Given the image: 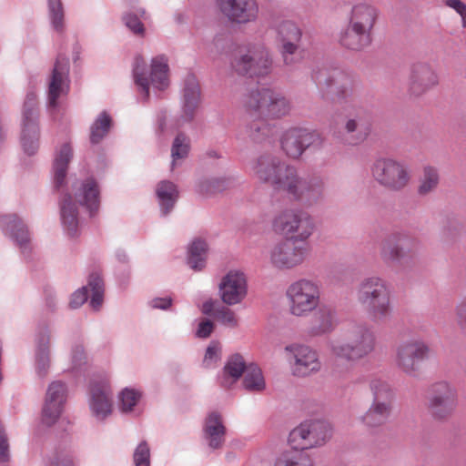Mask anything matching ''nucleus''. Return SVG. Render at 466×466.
I'll return each mask as SVG.
<instances>
[{
  "label": "nucleus",
  "instance_id": "f257e3e1",
  "mask_svg": "<svg viewBox=\"0 0 466 466\" xmlns=\"http://www.w3.org/2000/svg\"><path fill=\"white\" fill-rule=\"evenodd\" d=\"M375 343V335L366 325L349 326L340 339L330 343L331 376L340 382L349 381L354 372V362L370 355Z\"/></svg>",
  "mask_w": 466,
  "mask_h": 466
},
{
  "label": "nucleus",
  "instance_id": "f03ea898",
  "mask_svg": "<svg viewBox=\"0 0 466 466\" xmlns=\"http://www.w3.org/2000/svg\"><path fill=\"white\" fill-rule=\"evenodd\" d=\"M243 106L254 121L248 127L250 137L259 139L260 134L267 135L269 127L268 119H279L289 114L292 106L289 99L280 91L263 87L252 90L243 101Z\"/></svg>",
  "mask_w": 466,
  "mask_h": 466
},
{
  "label": "nucleus",
  "instance_id": "7ed1b4c3",
  "mask_svg": "<svg viewBox=\"0 0 466 466\" xmlns=\"http://www.w3.org/2000/svg\"><path fill=\"white\" fill-rule=\"evenodd\" d=\"M73 191L75 201L71 194H66L60 203L63 224L72 236L76 233L78 226L76 203L86 207L91 216L98 210L100 204L98 185L93 178L86 179L78 187H74Z\"/></svg>",
  "mask_w": 466,
  "mask_h": 466
},
{
  "label": "nucleus",
  "instance_id": "20e7f679",
  "mask_svg": "<svg viewBox=\"0 0 466 466\" xmlns=\"http://www.w3.org/2000/svg\"><path fill=\"white\" fill-rule=\"evenodd\" d=\"M357 299L376 320L386 319L391 314L390 291L381 278H365L357 289Z\"/></svg>",
  "mask_w": 466,
  "mask_h": 466
},
{
  "label": "nucleus",
  "instance_id": "39448f33",
  "mask_svg": "<svg viewBox=\"0 0 466 466\" xmlns=\"http://www.w3.org/2000/svg\"><path fill=\"white\" fill-rule=\"evenodd\" d=\"M286 299L291 315L307 317L320 305L321 289L319 284L312 279H300L287 288Z\"/></svg>",
  "mask_w": 466,
  "mask_h": 466
},
{
  "label": "nucleus",
  "instance_id": "423d86ee",
  "mask_svg": "<svg viewBox=\"0 0 466 466\" xmlns=\"http://www.w3.org/2000/svg\"><path fill=\"white\" fill-rule=\"evenodd\" d=\"M370 389L372 402L360 417V421L368 428H379L388 421L391 414L394 392L389 383L379 379L370 380Z\"/></svg>",
  "mask_w": 466,
  "mask_h": 466
},
{
  "label": "nucleus",
  "instance_id": "0eeeda50",
  "mask_svg": "<svg viewBox=\"0 0 466 466\" xmlns=\"http://www.w3.org/2000/svg\"><path fill=\"white\" fill-rule=\"evenodd\" d=\"M255 177L263 183L271 185L275 189L287 191L289 184L297 169L287 165L271 154L260 156L253 166Z\"/></svg>",
  "mask_w": 466,
  "mask_h": 466
},
{
  "label": "nucleus",
  "instance_id": "6e6552de",
  "mask_svg": "<svg viewBox=\"0 0 466 466\" xmlns=\"http://www.w3.org/2000/svg\"><path fill=\"white\" fill-rule=\"evenodd\" d=\"M314 228L310 215L294 209L279 212L272 221V228L276 233L303 243H307L306 240L312 235Z\"/></svg>",
  "mask_w": 466,
  "mask_h": 466
},
{
  "label": "nucleus",
  "instance_id": "1a4fd4ad",
  "mask_svg": "<svg viewBox=\"0 0 466 466\" xmlns=\"http://www.w3.org/2000/svg\"><path fill=\"white\" fill-rule=\"evenodd\" d=\"M133 75L135 83L141 88L145 96H149V86L158 90L166 89L169 85L168 65L165 56H157L151 60L150 76L146 74V61L142 56H137L134 61Z\"/></svg>",
  "mask_w": 466,
  "mask_h": 466
},
{
  "label": "nucleus",
  "instance_id": "9d476101",
  "mask_svg": "<svg viewBox=\"0 0 466 466\" xmlns=\"http://www.w3.org/2000/svg\"><path fill=\"white\" fill-rule=\"evenodd\" d=\"M272 61L268 50L261 46L240 50L231 61L232 70L239 76H263L271 69Z\"/></svg>",
  "mask_w": 466,
  "mask_h": 466
},
{
  "label": "nucleus",
  "instance_id": "9b49d317",
  "mask_svg": "<svg viewBox=\"0 0 466 466\" xmlns=\"http://www.w3.org/2000/svg\"><path fill=\"white\" fill-rule=\"evenodd\" d=\"M458 391L455 386L447 381L433 384L428 393L427 409L436 420H446L456 410Z\"/></svg>",
  "mask_w": 466,
  "mask_h": 466
},
{
  "label": "nucleus",
  "instance_id": "f8f14e48",
  "mask_svg": "<svg viewBox=\"0 0 466 466\" xmlns=\"http://www.w3.org/2000/svg\"><path fill=\"white\" fill-rule=\"evenodd\" d=\"M373 178L390 190H400L410 182V176L404 164L393 158H379L372 167Z\"/></svg>",
  "mask_w": 466,
  "mask_h": 466
},
{
  "label": "nucleus",
  "instance_id": "ddd939ff",
  "mask_svg": "<svg viewBox=\"0 0 466 466\" xmlns=\"http://www.w3.org/2000/svg\"><path fill=\"white\" fill-rule=\"evenodd\" d=\"M430 352L431 349L424 340L410 339L396 347L394 363L405 374L414 376L419 370V362L426 360Z\"/></svg>",
  "mask_w": 466,
  "mask_h": 466
},
{
  "label": "nucleus",
  "instance_id": "4468645a",
  "mask_svg": "<svg viewBox=\"0 0 466 466\" xmlns=\"http://www.w3.org/2000/svg\"><path fill=\"white\" fill-rule=\"evenodd\" d=\"M309 253L307 243L285 238L270 250V262L279 269H291L301 265Z\"/></svg>",
  "mask_w": 466,
  "mask_h": 466
},
{
  "label": "nucleus",
  "instance_id": "2eb2a0df",
  "mask_svg": "<svg viewBox=\"0 0 466 466\" xmlns=\"http://www.w3.org/2000/svg\"><path fill=\"white\" fill-rule=\"evenodd\" d=\"M290 179L286 192L294 200L311 206L324 199L325 187L322 178L314 177L304 179L296 171L295 175L290 177Z\"/></svg>",
  "mask_w": 466,
  "mask_h": 466
},
{
  "label": "nucleus",
  "instance_id": "dca6fc26",
  "mask_svg": "<svg viewBox=\"0 0 466 466\" xmlns=\"http://www.w3.org/2000/svg\"><path fill=\"white\" fill-rule=\"evenodd\" d=\"M36 95L28 93L24 103L23 129L21 141L24 150L28 155H33L38 148L39 129L36 123Z\"/></svg>",
  "mask_w": 466,
  "mask_h": 466
},
{
  "label": "nucleus",
  "instance_id": "f3484780",
  "mask_svg": "<svg viewBox=\"0 0 466 466\" xmlns=\"http://www.w3.org/2000/svg\"><path fill=\"white\" fill-rule=\"evenodd\" d=\"M322 143L323 138L319 132L306 128L289 129L281 140L283 150L293 158L300 157L306 148L320 147Z\"/></svg>",
  "mask_w": 466,
  "mask_h": 466
},
{
  "label": "nucleus",
  "instance_id": "a211bd4d",
  "mask_svg": "<svg viewBox=\"0 0 466 466\" xmlns=\"http://www.w3.org/2000/svg\"><path fill=\"white\" fill-rule=\"evenodd\" d=\"M439 85V76L427 63H415L410 66L407 80L410 96H420Z\"/></svg>",
  "mask_w": 466,
  "mask_h": 466
},
{
  "label": "nucleus",
  "instance_id": "6ab92c4d",
  "mask_svg": "<svg viewBox=\"0 0 466 466\" xmlns=\"http://www.w3.org/2000/svg\"><path fill=\"white\" fill-rule=\"evenodd\" d=\"M278 40L281 45V55L286 65L297 62L296 56L302 37L300 27L290 20H284L278 24Z\"/></svg>",
  "mask_w": 466,
  "mask_h": 466
},
{
  "label": "nucleus",
  "instance_id": "aec40b11",
  "mask_svg": "<svg viewBox=\"0 0 466 466\" xmlns=\"http://www.w3.org/2000/svg\"><path fill=\"white\" fill-rule=\"evenodd\" d=\"M218 289L220 299L226 305L239 304L248 295L246 276L240 271H229L222 278Z\"/></svg>",
  "mask_w": 466,
  "mask_h": 466
},
{
  "label": "nucleus",
  "instance_id": "412c9836",
  "mask_svg": "<svg viewBox=\"0 0 466 466\" xmlns=\"http://www.w3.org/2000/svg\"><path fill=\"white\" fill-rule=\"evenodd\" d=\"M68 74V58L58 56L48 83V105L50 107H56L57 99L67 94L69 90Z\"/></svg>",
  "mask_w": 466,
  "mask_h": 466
},
{
  "label": "nucleus",
  "instance_id": "4be33fe9",
  "mask_svg": "<svg viewBox=\"0 0 466 466\" xmlns=\"http://www.w3.org/2000/svg\"><path fill=\"white\" fill-rule=\"evenodd\" d=\"M217 4L226 17L238 24L252 22L258 14L256 0H217Z\"/></svg>",
  "mask_w": 466,
  "mask_h": 466
},
{
  "label": "nucleus",
  "instance_id": "5701e85b",
  "mask_svg": "<svg viewBox=\"0 0 466 466\" xmlns=\"http://www.w3.org/2000/svg\"><path fill=\"white\" fill-rule=\"evenodd\" d=\"M292 352L294 362L292 370L294 375L304 377L318 372L321 368L318 353L305 345H292L286 348Z\"/></svg>",
  "mask_w": 466,
  "mask_h": 466
},
{
  "label": "nucleus",
  "instance_id": "b1692460",
  "mask_svg": "<svg viewBox=\"0 0 466 466\" xmlns=\"http://www.w3.org/2000/svg\"><path fill=\"white\" fill-rule=\"evenodd\" d=\"M66 390L65 384L60 381H54L49 385L42 410V420L45 424L53 425L61 415Z\"/></svg>",
  "mask_w": 466,
  "mask_h": 466
},
{
  "label": "nucleus",
  "instance_id": "393cba45",
  "mask_svg": "<svg viewBox=\"0 0 466 466\" xmlns=\"http://www.w3.org/2000/svg\"><path fill=\"white\" fill-rule=\"evenodd\" d=\"M327 96L335 103L351 102L354 95V81L344 72L337 71L327 81Z\"/></svg>",
  "mask_w": 466,
  "mask_h": 466
},
{
  "label": "nucleus",
  "instance_id": "a878e982",
  "mask_svg": "<svg viewBox=\"0 0 466 466\" xmlns=\"http://www.w3.org/2000/svg\"><path fill=\"white\" fill-rule=\"evenodd\" d=\"M308 333L310 336H321L331 332L338 324L337 313L334 309L328 305L319 306L312 312Z\"/></svg>",
  "mask_w": 466,
  "mask_h": 466
},
{
  "label": "nucleus",
  "instance_id": "bb28decb",
  "mask_svg": "<svg viewBox=\"0 0 466 466\" xmlns=\"http://www.w3.org/2000/svg\"><path fill=\"white\" fill-rule=\"evenodd\" d=\"M378 15V9L374 5L365 3L357 4L351 9L349 25L371 35Z\"/></svg>",
  "mask_w": 466,
  "mask_h": 466
},
{
  "label": "nucleus",
  "instance_id": "cd10ccee",
  "mask_svg": "<svg viewBox=\"0 0 466 466\" xmlns=\"http://www.w3.org/2000/svg\"><path fill=\"white\" fill-rule=\"evenodd\" d=\"M200 104V87L194 76H188L185 79L183 92V115L182 118L189 122L194 118L195 112Z\"/></svg>",
  "mask_w": 466,
  "mask_h": 466
},
{
  "label": "nucleus",
  "instance_id": "c85d7f7f",
  "mask_svg": "<svg viewBox=\"0 0 466 466\" xmlns=\"http://www.w3.org/2000/svg\"><path fill=\"white\" fill-rule=\"evenodd\" d=\"M73 157V149L69 143L59 147L56 152L53 169L54 183L56 188L65 184L68 165Z\"/></svg>",
  "mask_w": 466,
  "mask_h": 466
},
{
  "label": "nucleus",
  "instance_id": "c756f323",
  "mask_svg": "<svg viewBox=\"0 0 466 466\" xmlns=\"http://www.w3.org/2000/svg\"><path fill=\"white\" fill-rule=\"evenodd\" d=\"M205 436L208 445L213 449L220 448L225 441L226 428L221 416L218 412H211L206 419L204 427Z\"/></svg>",
  "mask_w": 466,
  "mask_h": 466
},
{
  "label": "nucleus",
  "instance_id": "7c9ffc66",
  "mask_svg": "<svg viewBox=\"0 0 466 466\" xmlns=\"http://www.w3.org/2000/svg\"><path fill=\"white\" fill-rule=\"evenodd\" d=\"M370 35L361 29L348 25L347 28L339 35V43L342 46L351 50H360L370 43Z\"/></svg>",
  "mask_w": 466,
  "mask_h": 466
},
{
  "label": "nucleus",
  "instance_id": "2f4dec72",
  "mask_svg": "<svg viewBox=\"0 0 466 466\" xmlns=\"http://www.w3.org/2000/svg\"><path fill=\"white\" fill-rule=\"evenodd\" d=\"M0 223L4 231L15 238L21 248L29 241L28 231L16 215H4L0 218Z\"/></svg>",
  "mask_w": 466,
  "mask_h": 466
},
{
  "label": "nucleus",
  "instance_id": "473e14b6",
  "mask_svg": "<svg viewBox=\"0 0 466 466\" xmlns=\"http://www.w3.org/2000/svg\"><path fill=\"white\" fill-rule=\"evenodd\" d=\"M90 406L93 413L99 419L106 418L111 412V402L106 385L92 387Z\"/></svg>",
  "mask_w": 466,
  "mask_h": 466
},
{
  "label": "nucleus",
  "instance_id": "72a5a7b5",
  "mask_svg": "<svg viewBox=\"0 0 466 466\" xmlns=\"http://www.w3.org/2000/svg\"><path fill=\"white\" fill-rule=\"evenodd\" d=\"M248 365L241 355L236 354L230 357L224 368L221 385L229 388L246 372Z\"/></svg>",
  "mask_w": 466,
  "mask_h": 466
},
{
  "label": "nucleus",
  "instance_id": "f704fd0d",
  "mask_svg": "<svg viewBox=\"0 0 466 466\" xmlns=\"http://www.w3.org/2000/svg\"><path fill=\"white\" fill-rule=\"evenodd\" d=\"M157 196L159 199L163 214L167 215L173 208L178 198V191L174 183L161 181L157 187Z\"/></svg>",
  "mask_w": 466,
  "mask_h": 466
},
{
  "label": "nucleus",
  "instance_id": "c9c22d12",
  "mask_svg": "<svg viewBox=\"0 0 466 466\" xmlns=\"http://www.w3.org/2000/svg\"><path fill=\"white\" fill-rule=\"evenodd\" d=\"M309 430V449L322 445L330 437L329 424L322 420L307 421Z\"/></svg>",
  "mask_w": 466,
  "mask_h": 466
},
{
  "label": "nucleus",
  "instance_id": "e433bc0d",
  "mask_svg": "<svg viewBox=\"0 0 466 466\" xmlns=\"http://www.w3.org/2000/svg\"><path fill=\"white\" fill-rule=\"evenodd\" d=\"M405 238H397L395 236L385 239L381 244L380 255L386 262H394L400 260L403 257V246H405Z\"/></svg>",
  "mask_w": 466,
  "mask_h": 466
},
{
  "label": "nucleus",
  "instance_id": "4c0bfd02",
  "mask_svg": "<svg viewBox=\"0 0 466 466\" xmlns=\"http://www.w3.org/2000/svg\"><path fill=\"white\" fill-rule=\"evenodd\" d=\"M274 466H314L311 457L301 451L281 453L275 461Z\"/></svg>",
  "mask_w": 466,
  "mask_h": 466
},
{
  "label": "nucleus",
  "instance_id": "58836bf2",
  "mask_svg": "<svg viewBox=\"0 0 466 466\" xmlns=\"http://www.w3.org/2000/svg\"><path fill=\"white\" fill-rule=\"evenodd\" d=\"M440 182L439 171L436 167L426 166L423 167L420 177L418 192L420 195H427L435 190Z\"/></svg>",
  "mask_w": 466,
  "mask_h": 466
},
{
  "label": "nucleus",
  "instance_id": "ea45409f",
  "mask_svg": "<svg viewBox=\"0 0 466 466\" xmlns=\"http://www.w3.org/2000/svg\"><path fill=\"white\" fill-rule=\"evenodd\" d=\"M207 243L202 239H195L189 247L188 264L195 270H200L205 267Z\"/></svg>",
  "mask_w": 466,
  "mask_h": 466
},
{
  "label": "nucleus",
  "instance_id": "a19ab883",
  "mask_svg": "<svg viewBox=\"0 0 466 466\" xmlns=\"http://www.w3.org/2000/svg\"><path fill=\"white\" fill-rule=\"evenodd\" d=\"M243 384L250 391H260L265 388V380L262 371L256 364H249L244 373Z\"/></svg>",
  "mask_w": 466,
  "mask_h": 466
},
{
  "label": "nucleus",
  "instance_id": "79ce46f5",
  "mask_svg": "<svg viewBox=\"0 0 466 466\" xmlns=\"http://www.w3.org/2000/svg\"><path fill=\"white\" fill-rule=\"evenodd\" d=\"M309 430L307 421L301 423L293 429L289 436V442L295 449V451H301L309 449Z\"/></svg>",
  "mask_w": 466,
  "mask_h": 466
},
{
  "label": "nucleus",
  "instance_id": "37998d69",
  "mask_svg": "<svg viewBox=\"0 0 466 466\" xmlns=\"http://www.w3.org/2000/svg\"><path fill=\"white\" fill-rule=\"evenodd\" d=\"M88 287L92 291L90 305L95 310H98L103 303L104 283L98 273L89 276Z\"/></svg>",
  "mask_w": 466,
  "mask_h": 466
},
{
  "label": "nucleus",
  "instance_id": "c03bdc74",
  "mask_svg": "<svg viewBox=\"0 0 466 466\" xmlns=\"http://www.w3.org/2000/svg\"><path fill=\"white\" fill-rule=\"evenodd\" d=\"M49 337L43 335L39 338L36 351V369L40 376H44L49 365Z\"/></svg>",
  "mask_w": 466,
  "mask_h": 466
},
{
  "label": "nucleus",
  "instance_id": "a18cd8bd",
  "mask_svg": "<svg viewBox=\"0 0 466 466\" xmlns=\"http://www.w3.org/2000/svg\"><path fill=\"white\" fill-rule=\"evenodd\" d=\"M110 126V116L106 112L101 113L93 124V126L91 127L90 141L93 144L99 143L102 140V138L107 134Z\"/></svg>",
  "mask_w": 466,
  "mask_h": 466
},
{
  "label": "nucleus",
  "instance_id": "49530a36",
  "mask_svg": "<svg viewBox=\"0 0 466 466\" xmlns=\"http://www.w3.org/2000/svg\"><path fill=\"white\" fill-rule=\"evenodd\" d=\"M190 149V143L189 138L182 134L179 133L175 137L171 148V157L173 159V166L175 165L176 161L178 159H182L187 157L188 152Z\"/></svg>",
  "mask_w": 466,
  "mask_h": 466
},
{
  "label": "nucleus",
  "instance_id": "de8ad7c7",
  "mask_svg": "<svg viewBox=\"0 0 466 466\" xmlns=\"http://www.w3.org/2000/svg\"><path fill=\"white\" fill-rule=\"evenodd\" d=\"M345 129L349 134L356 133L354 135L355 141L353 143H359L365 139L368 133V127H366L363 119L360 116L356 118H349L345 124Z\"/></svg>",
  "mask_w": 466,
  "mask_h": 466
},
{
  "label": "nucleus",
  "instance_id": "09e8293b",
  "mask_svg": "<svg viewBox=\"0 0 466 466\" xmlns=\"http://www.w3.org/2000/svg\"><path fill=\"white\" fill-rule=\"evenodd\" d=\"M48 7L52 24L56 30L60 31L63 28L64 11L60 0H48Z\"/></svg>",
  "mask_w": 466,
  "mask_h": 466
},
{
  "label": "nucleus",
  "instance_id": "8fccbe9b",
  "mask_svg": "<svg viewBox=\"0 0 466 466\" xmlns=\"http://www.w3.org/2000/svg\"><path fill=\"white\" fill-rule=\"evenodd\" d=\"M215 318L229 328H236L238 325V320L235 312L225 306L216 309Z\"/></svg>",
  "mask_w": 466,
  "mask_h": 466
},
{
  "label": "nucleus",
  "instance_id": "3c124183",
  "mask_svg": "<svg viewBox=\"0 0 466 466\" xmlns=\"http://www.w3.org/2000/svg\"><path fill=\"white\" fill-rule=\"evenodd\" d=\"M120 402L122 411H129L137 404L140 398L139 392L131 389H125L120 394Z\"/></svg>",
  "mask_w": 466,
  "mask_h": 466
},
{
  "label": "nucleus",
  "instance_id": "603ef678",
  "mask_svg": "<svg viewBox=\"0 0 466 466\" xmlns=\"http://www.w3.org/2000/svg\"><path fill=\"white\" fill-rule=\"evenodd\" d=\"M150 450L147 442H141L134 452V462L136 466H149Z\"/></svg>",
  "mask_w": 466,
  "mask_h": 466
},
{
  "label": "nucleus",
  "instance_id": "864d4df0",
  "mask_svg": "<svg viewBox=\"0 0 466 466\" xmlns=\"http://www.w3.org/2000/svg\"><path fill=\"white\" fill-rule=\"evenodd\" d=\"M223 184H224L223 181L217 180V179L210 180V181H205L200 184L199 192L202 195H206V196L212 195L217 192H220L225 189L223 187Z\"/></svg>",
  "mask_w": 466,
  "mask_h": 466
},
{
  "label": "nucleus",
  "instance_id": "5fc2aeb1",
  "mask_svg": "<svg viewBox=\"0 0 466 466\" xmlns=\"http://www.w3.org/2000/svg\"><path fill=\"white\" fill-rule=\"evenodd\" d=\"M443 3L447 7L451 8L460 15L462 26L466 27V4L461 0H443Z\"/></svg>",
  "mask_w": 466,
  "mask_h": 466
},
{
  "label": "nucleus",
  "instance_id": "6e6d98bb",
  "mask_svg": "<svg viewBox=\"0 0 466 466\" xmlns=\"http://www.w3.org/2000/svg\"><path fill=\"white\" fill-rule=\"evenodd\" d=\"M125 25L137 35H143L144 33V25L138 19V17L135 15H126L123 17Z\"/></svg>",
  "mask_w": 466,
  "mask_h": 466
},
{
  "label": "nucleus",
  "instance_id": "4d7b16f0",
  "mask_svg": "<svg viewBox=\"0 0 466 466\" xmlns=\"http://www.w3.org/2000/svg\"><path fill=\"white\" fill-rule=\"evenodd\" d=\"M9 443L6 433L0 423V461L7 462L9 461Z\"/></svg>",
  "mask_w": 466,
  "mask_h": 466
},
{
  "label": "nucleus",
  "instance_id": "13d9d810",
  "mask_svg": "<svg viewBox=\"0 0 466 466\" xmlns=\"http://www.w3.org/2000/svg\"><path fill=\"white\" fill-rule=\"evenodd\" d=\"M220 347L217 342H211L208 347L204 358V363L207 366L211 365L213 362H216L219 358Z\"/></svg>",
  "mask_w": 466,
  "mask_h": 466
},
{
  "label": "nucleus",
  "instance_id": "bf43d9fd",
  "mask_svg": "<svg viewBox=\"0 0 466 466\" xmlns=\"http://www.w3.org/2000/svg\"><path fill=\"white\" fill-rule=\"evenodd\" d=\"M87 299V288L83 287L82 289L76 290L71 298L69 306L72 309H77L82 306Z\"/></svg>",
  "mask_w": 466,
  "mask_h": 466
},
{
  "label": "nucleus",
  "instance_id": "052dcab7",
  "mask_svg": "<svg viewBox=\"0 0 466 466\" xmlns=\"http://www.w3.org/2000/svg\"><path fill=\"white\" fill-rule=\"evenodd\" d=\"M214 329V323L209 320L206 319L199 323L198 330H197V336L198 338H208L210 336Z\"/></svg>",
  "mask_w": 466,
  "mask_h": 466
},
{
  "label": "nucleus",
  "instance_id": "680f3d73",
  "mask_svg": "<svg viewBox=\"0 0 466 466\" xmlns=\"http://www.w3.org/2000/svg\"><path fill=\"white\" fill-rule=\"evenodd\" d=\"M51 466H74V461L70 455H59L52 461Z\"/></svg>",
  "mask_w": 466,
  "mask_h": 466
},
{
  "label": "nucleus",
  "instance_id": "e2e57ef3",
  "mask_svg": "<svg viewBox=\"0 0 466 466\" xmlns=\"http://www.w3.org/2000/svg\"><path fill=\"white\" fill-rule=\"evenodd\" d=\"M172 299L170 298H156L151 300L150 304L152 308L167 309L171 306Z\"/></svg>",
  "mask_w": 466,
  "mask_h": 466
},
{
  "label": "nucleus",
  "instance_id": "0e129e2a",
  "mask_svg": "<svg viewBox=\"0 0 466 466\" xmlns=\"http://www.w3.org/2000/svg\"><path fill=\"white\" fill-rule=\"evenodd\" d=\"M215 304L216 302L212 299L207 300L202 305V312L206 315H212L213 313L215 314Z\"/></svg>",
  "mask_w": 466,
  "mask_h": 466
},
{
  "label": "nucleus",
  "instance_id": "69168bd1",
  "mask_svg": "<svg viewBox=\"0 0 466 466\" xmlns=\"http://www.w3.org/2000/svg\"><path fill=\"white\" fill-rule=\"evenodd\" d=\"M458 314H459V317H460V322L462 324V319H461L462 315H461V309L459 310Z\"/></svg>",
  "mask_w": 466,
  "mask_h": 466
},
{
  "label": "nucleus",
  "instance_id": "338daca9",
  "mask_svg": "<svg viewBox=\"0 0 466 466\" xmlns=\"http://www.w3.org/2000/svg\"><path fill=\"white\" fill-rule=\"evenodd\" d=\"M77 354H78V351H76L75 354H74V360L77 359ZM79 354H82V352H79Z\"/></svg>",
  "mask_w": 466,
  "mask_h": 466
}]
</instances>
